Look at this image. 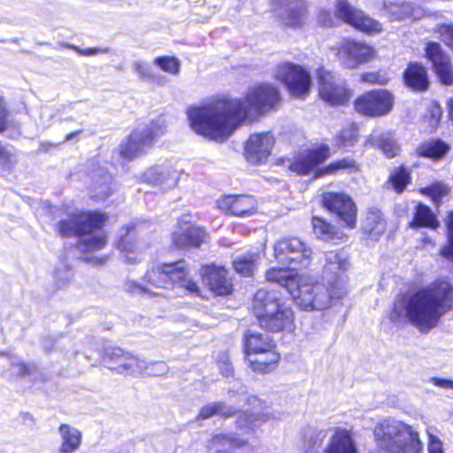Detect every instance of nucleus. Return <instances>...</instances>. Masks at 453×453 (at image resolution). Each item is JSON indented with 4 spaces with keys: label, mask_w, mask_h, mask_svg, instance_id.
Segmentation results:
<instances>
[{
    "label": "nucleus",
    "mask_w": 453,
    "mask_h": 453,
    "mask_svg": "<svg viewBox=\"0 0 453 453\" xmlns=\"http://www.w3.org/2000/svg\"><path fill=\"white\" fill-rule=\"evenodd\" d=\"M373 54L372 47L355 41L343 42L338 50L339 59L348 68H356L359 65L370 61Z\"/></svg>",
    "instance_id": "a211bd4d"
},
{
    "label": "nucleus",
    "mask_w": 453,
    "mask_h": 453,
    "mask_svg": "<svg viewBox=\"0 0 453 453\" xmlns=\"http://www.w3.org/2000/svg\"><path fill=\"white\" fill-rule=\"evenodd\" d=\"M326 453H357L351 434L346 429L337 428L331 437Z\"/></svg>",
    "instance_id": "c85d7f7f"
},
{
    "label": "nucleus",
    "mask_w": 453,
    "mask_h": 453,
    "mask_svg": "<svg viewBox=\"0 0 453 453\" xmlns=\"http://www.w3.org/2000/svg\"><path fill=\"white\" fill-rule=\"evenodd\" d=\"M12 157L13 156L0 143V165L8 166L12 163Z\"/></svg>",
    "instance_id": "e2e57ef3"
},
{
    "label": "nucleus",
    "mask_w": 453,
    "mask_h": 453,
    "mask_svg": "<svg viewBox=\"0 0 453 453\" xmlns=\"http://www.w3.org/2000/svg\"><path fill=\"white\" fill-rule=\"evenodd\" d=\"M252 308L261 327L270 332H292L295 328L293 310L273 292L259 289L255 294Z\"/></svg>",
    "instance_id": "423d86ee"
},
{
    "label": "nucleus",
    "mask_w": 453,
    "mask_h": 453,
    "mask_svg": "<svg viewBox=\"0 0 453 453\" xmlns=\"http://www.w3.org/2000/svg\"><path fill=\"white\" fill-rule=\"evenodd\" d=\"M299 275L296 272L286 268H271L265 273V278L270 282H275L284 287L291 296V290H295L298 282Z\"/></svg>",
    "instance_id": "7c9ffc66"
},
{
    "label": "nucleus",
    "mask_w": 453,
    "mask_h": 453,
    "mask_svg": "<svg viewBox=\"0 0 453 453\" xmlns=\"http://www.w3.org/2000/svg\"><path fill=\"white\" fill-rule=\"evenodd\" d=\"M336 12L339 19L361 31L373 33L381 30L380 23L356 10L345 0L337 1Z\"/></svg>",
    "instance_id": "f3484780"
},
{
    "label": "nucleus",
    "mask_w": 453,
    "mask_h": 453,
    "mask_svg": "<svg viewBox=\"0 0 453 453\" xmlns=\"http://www.w3.org/2000/svg\"><path fill=\"white\" fill-rule=\"evenodd\" d=\"M273 76L285 85L289 94L296 98L304 99L310 93L311 74L302 65L290 62L280 63L274 67Z\"/></svg>",
    "instance_id": "9b49d317"
},
{
    "label": "nucleus",
    "mask_w": 453,
    "mask_h": 453,
    "mask_svg": "<svg viewBox=\"0 0 453 453\" xmlns=\"http://www.w3.org/2000/svg\"><path fill=\"white\" fill-rule=\"evenodd\" d=\"M312 225L314 233L319 238L326 241H333L335 238H339L338 232L335 231L334 227L323 219L314 217L312 219Z\"/></svg>",
    "instance_id": "ea45409f"
},
{
    "label": "nucleus",
    "mask_w": 453,
    "mask_h": 453,
    "mask_svg": "<svg viewBox=\"0 0 453 453\" xmlns=\"http://www.w3.org/2000/svg\"><path fill=\"white\" fill-rule=\"evenodd\" d=\"M422 192L431 196L435 203H439L441 198L448 194L449 188L443 184L436 183L422 189Z\"/></svg>",
    "instance_id": "de8ad7c7"
},
{
    "label": "nucleus",
    "mask_w": 453,
    "mask_h": 453,
    "mask_svg": "<svg viewBox=\"0 0 453 453\" xmlns=\"http://www.w3.org/2000/svg\"><path fill=\"white\" fill-rule=\"evenodd\" d=\"M125 288L127 291L131 293L156 294V292L150 289L148 286H142L134 281H127L125 285Z\"/></svg>",
    "instance_id": "13d9d810"
},
{
    "label": "nucleus",
    "mask_w": 453,
    "mask_h": 453,
    "mask_svg": "<svg viewBox=\"0 0 453 453\" xmlns=\"http://www.w3.org/2000/svg\"><path fill=\"white\" fill-rule=\"evenodd\" d=\"M103 361L109 369L125 374L127 366L134 361V355L118 347H109L104 349Z\"/></svg>",
    "instance_id": "a878e982"
},
{
    "label": "nucleus",
    "mask_w": 453,
    "mask_h": 453,
    "mask_svg": "<svg viewBox=\"0 0 453 453\" xmlns=\"http://www.w3.org/2000/svg\"><path fill=\"white\" fill-rule=\"evenodd\" d=\"M385 11L392 19H401L404 17H411L413 19H419L425 16V12L421 8H414L408 3H395L388 1L384 3Z\"/></svg>",
    "instance_id": "473e14b6"
},
{
    "label": "nucleus",
    "mask_w": 453,
    "mask_h": 453,
    "mask_svg": "<svg viewBox=\"0 0 453 453\" xmlns=\"http://www.w3.org/2000/svg\"><path fill=\"white\" fill-rule=\"evenodd\" d=\"M244 347L247 362L255 372H268L280 359L272 337L266 334L249 330L244 336Z\"/></svg>",
    "instance_id": "0eeeda50"
},
{
    "label": "nucleus",
    "mask_w": 453,
    "mask_h": 453,
    "mask_svg": "<svg viewBox=\"0 0 453 453\" xmlns=\"http://www.w3.org/2000/svg\"><path fill=\"white\" fill-rule=\"evenodd\" d=\"M60 436V445L58 451L60 453H74L81 444V432L67 424H62L58 427Z\"/></svg>",
    "instance_id": "cd10ccee"
},
{
    "label": "nucleus",
    "mask_w": 453,
    "mask_h": 453,
    "mask_svg": "<svg viewBox=\"0 0 453 453\" xmlns=\"http://www.w3.org/2000/svg\"><path fill=\"white\" fill-rule=\"evenodd\" d=\"M365 229L368 232L376 231L377 233L384 229V224L381 222V217L379 213H370L367 216L365 226Z\"/></svg>",
    "instance_id": "09e8293b"
},
{
    "label": "nucleus",
    "mask_w": 453,
    "mask_h": 453,
    "mask_svg": "<svg viewBox=\"0 0 453 453\" xmlns=\"http://www.w3.org/2000/svg\"><path fill=\"white\" fill-rule=\"evenodd\" d=\"M388 181L397 193H401L410 182V174L403 166H400L391 172Z\"/></svg>",
    "instance_id": "a19ab883"
},
{
    "label": "nucleus",
    "mask_w": 453,
    "mask_h": 453,
    "mask_svg": "<svg viewBox=\"0 0 453 453\" xmlns=\"http://www.w3.org/2000/svg\"><path fill=\"white\" fill-rule=\"evenodd\" d=\"M217 402L210 403L203 406L196 417L197 420L207 419L212 416L217 415Z\"/></svg>",
    "instance_id": "6e6d98bb"
},
{
    "label": "nucleus",
    "mask_w": 453,
    "mask_h": 453,
    "mask_svg": "<svg viewBox=\"0 0 453 453\" xmlns=\"http://www.w3.org/2000/svg\"><path fill=\"white\" fill-rule=\"evenodd\" d=\"M365 146L381 150L384 155L388 158L395 157L400 150L391 133L380 131H373L366 137Z\"/></svg>",
    "instance_id": "bb28decb"
},
{
    "label": "nucleus",
    "mask_w": 453,
    "mask_h": 453,
    "mask_svg": "<svg viewBox=\"0 0 453 453\" xmlns=\"http://www.w3.org/2000/svg\"><path fill=\"white\" fill-rule=\"evenodd\" d=\"M145 280L154 287L167 288L169 285L179 284L188 292L200 295L196 282L190 280L186 272V263L178 261L158 266L148 272Z\"/></svg>",
    "instance_id": "1a4fd4ad"
},
{
    "label": "nucleus",
    "mask_w": 453,
    "mask_h": 453,
    "mask_svg": "<svg viewBox=\"0 0 453 453\" xmlns=\"http://www.w3.org/2000/svg\"><path fill=\"white\" fill-rule=\"evenodd\" d=\"M117 249L127 263H135L141 255L142 243L127 229L125 235L118 241Z\"/></svg>",
    "instance_id": "2f4dec72"
},
{
    "label": "nucleus",
    "mask_w": 453,
    "mask_h": 453,
    "mask_svg": "<svg viewBox=\"0 0 453 453\" xmlns=\"http://www.w3.org/2000/svg\"><path fill=\"white\" fill-rule=\"evenodd\" d=\"M157 365L161 367V371L165 370L164 363H149L143 359L139 358L136 356H134V361H132L129 366H127L126 375H138V374H148V375H156L157 372L154 371H149L150 366Z\"/></svg>",
    "instance_id": "58836bf2"
},
{
    "label": "nucleus",
    "mask_w": 453,
    "mask_h": 453,
    "mask_svg": "<svg viewBox=\"0 0 453 453\" xmlns=\"http://www.w3.org/2000/svg\"><path fill=\"white\" fill-rule=\"evenodd\" d=\"M57 110L50 106H42L38 116L35 118L36 124L45 129L50 127L55 120Z\"/></svg>",
    "instance_id": "37998d69"
},
{
    "label": "nucleus",
    "mask_w": 453,
    "mask_h": 453,
    "mask_svg": "<svg viewBox=\"0 0 453 453\" xmlns=\"http://www.w3.org/2000/svg\"><path fill=\"white\" fill-rule=\"evenodd\" d=\"M448 236H449V246L441 250V254L453 260V211L448 216Z\"/></svg>",
    "instance_id": "8fccbe9b"
},
{
    "label": "nucleus",
    "mask_w": 453,
    "mask_h": 453,
    "mask_svg": "<svg viewBox=\"0 0 453 453\" xmlns=\"http://www.w3.org/2000/svg\"><path fill=\"white\" fill-rule=\"evenodd\" d=\"M280 101L276 86L261 83L250 88L244 100H211L189 106L186 114L196 134L222 142L248 117L276 111Z\"/></svg>",
    "instance_id": "f257e3e1"
},
{
    "label": "nucleus",
    "mask_w": 453,
    "mask_h": 453,
    "mask_svg": "<svg viewBox=\"0 0 453 453\" xmlns=\"http://www.w3.org/2000/svg\"><path fill=\"white\" fill-rule=\"evenodd\" d=\"M202 278L210 289L217 295L225 296L232 291V283L227 271L222 266L206 265L202 268Z\"/></svg>",
    "instance_id": "aec40b11"
},
{
    "label": "nucleus",
    "mask_w": 453,
    "mask_h": 453,
    "mask_svg": "<svg viewBox=\"0 0 453 453\" xmlns=\"http://www.w3.org/2000/svg\"><path fill=\"white\" fill-rule=\"evenodd\" d=\"M217 205L222 211L239 217L251 215L257 209L256 200L249 196H227L219 199Z\"/></svg>",
    "instance_id": "5701e85b"
},
{
    "label": "nucleus",
    "mask_w": 453,
    "mask_h": 453,
    "mask_svg": "<svg viewBox=\"0 0 453 453\" xmlns=\"http://www.w3.org/2000/svg\"><path fill=\"white\" fill-rule=\"evenodd\" d=\"M319 93L321 99L331 105H342L349 101L352 92L345 81L325 68L318 70Z\"/></svg>",
    "instance_id": "f8f14e48"
},
{
    "label": "nucleus",
    "mask_w": 453,
    "mask_h": 453,
    "mask_svg": "<svg viewBox=\"0 0 453 453\" xmlns=\"http://www.w3.org/2000/svg\"><path fill=\"white\" fill-rule=\"evenodd\" d=\"M111 183V175L103 170L94 175L91 186L93 197L98 200L106 199L112 192Z\"/></svg>",
    "instance_id": "f704fd0d"
},
{
    "label": "nucleus",
    "mask_w": 453,
    "mask_h": 453,
    "mask_svg": "<svg viewBox=\"0 0 453 453\" xmlns=\"http://www.w3.org/2000/svg\"><path fill=\"white\" fill-rule=\"evenodd\" d=\"M375 448L371 453H421L418 433L410 425L395 418L378 422L373 428Z\"/></svg>",
    "instance_id": "20e7f679"
},
{
    "label": "nucleus",
    "mask_w": 453,
    "mask_h": 453,
    "mask_svg": "<svg viewBox=\"0 0 453 453\" xmlns=\"http://www.w3.org/2000/svg\"><path fill=\"white\" fill-rule=\"evenodd\" d=\"M311 250L300 239L283 238L274 245V257L281 264L306 268L311 264Z\"/></svg>",
    "instance_id": "ddd939ff"
},
{
    "label": "nucleus",
    "mask_w": 453,
    "mask_h": 453,
    "mask_svg": "<svg viewBox=\"0 0 453 453\" xmlns=\"http://www.w3.org/2000/svg\"><path fill=\"white\" fill-rule=\"evenodd\" d=\"M15 356L0 353V372L10 371V365H14Z\"/></svg>",
    "instance_id": "052dcab7"
},
{
    "label": "nucleus",
    "mask_w": 453,
    "mask_h": 453,
    "mask_svg": "<svg viewBox=\"0 0 453 453\" xmlns=\"http://www.w3.org/2000/svg\"><path fill=\"white\" fill-rule=\"evenodd\" d=\"M394 96L388 90L366 92L354 102V109L361 115L377 118L388 114L394 106Z\"/></svg>",
    "instance_id": "4468645a"
},
{
    "label": "nucleus",
    "mask_w": 453,
    "mask_h": 453,
    "mask_svg": "<svg viewBox=\"0 0 453 453\" xmlns=\"http://www.w3.org/2000/svg\"><path fill=\"white\" fill-rule=\"evenodd\" d=\"M217 415L227 418L234 413V410L231 405H228L223 402H217Z\"/></svg>",
    "instance_id": "680f3d73"
},
{
    "label": "nucleus",
    "mask_w": 453,
    "mask_h": 453,
    "mask_svg": "<svg viewBox=\"0 0 453 453\" xmlns=\"http://www.w3.org/2000/svg\"><path fill=\"white\" fill-rule=\"evenodd\" d=\"M249 403L254 406V409L241 413L236 423L239 428L253 430L259 426L261 423L267 421L270 416L262 411L263 403L258 398L250 397Z\"/></svg>",
    "instance_id": "393cba45"
},
{
    "label": "nucleus",
    "mask_w": 453,
    "mask_h": 453,
    "mask_svg": "<svg viewBox=\"0 0 453 453\" xmlns=\"http://www.w3.org/2000/svg\"><path fill=\"white\" fill-rule=\"evenodd\" d=\"M153 64L169 74L178 75L180 73V62L174 57H157L154 58Z\"/></svg>",
    "instance_id": "79ce46f5"
},
{
    "label": "nucleus",
    "mask_w": 453,
    "mask_h": 453,
    "mask_svg": "<svg viewBox=\"0 0 453 453\" xmlns=\"http://www.w3.org/2000/svg\"><path fill=\"white\" fill-rule=\"evenodd\" d=\"M348 292L344 279H337L327 283L314 282L305 275L299 277V282L291 290V296L296 304L304 311H324L331 307L334 300L342 299Z\"/></svg>",
    "instance_id": "39448f33"
},
{
    "label": "nucleus",
    "mask_w": 453,
    "mask_h": 453,
    "mask_svg": "<svg viewBox=\"0 0 453 453\" xmlns=\"http://www.w3.org/2000/svg\"><path fill=\"white\" fill-rule=\"evenodd\" d=\"M406 84L415 90H424L428 86L426 69L415 63L411 64L404 73Z\"/></svg>",
    "instance_id": "72a5a7b5"
},
{
    "label": "nucleus",
    "mask_w": 453,
    "mask_h": 453,
    "mask_svg": "<svg viewBox=\"0 0 453 453\" xmlns=\"http://www.w3.org/2000/svg\"><path fill=\"white\" fill-rule=\"evenodd\" d=\"M166 130L164 121L156 120L150 125L138 127L120 145V155L127 159H133L152 147L153 142L162 136Z\"/></svg>",
    "instance_id": "9d476101"
},
{
    "label": "nucleus",
    "mask_w": 453,
    "mask_h": 453,
    "mask_svg": "<svg viewBox=\"0 0 453 453\" xmlns=\"http://www.w3.org/2000/svg\"><path fill=\"white\" fill-rule=\"evenodd\" d=\"M329 157V148L327 146H320L314 150H306L294 160L290 165V169L298 174H310L317 173L318 165L324 162ZM340 170H349L350 172H357L358 165L351 158H343L339 161L328 165L325 169L321 170V173H316V176L323 174H333Z\"/></svg>",
    "instance_id": "6e6552de"
},
{
    "label": "nucleus",
    "mask_w": 453,
    "mask_h": 453,
    "mask_svg": "<svg viewBox=\"0 0 453 453\" xmlns=\"http://www.w3.org/2000/svg\"><path fill=\"white\" fill-rule=\"evenodd\" d=\"M101 52H106V50H102L100 48H87L85 50H80V54L84 56H92Z\"/></svg>",
    "instance_id": "774afa93"
},
{
    "label": "nucleus",
    "mask_w": 453,
    "mask_h": 453,
    "mask_svg": "<svg viewBox=\"0 0 453 453\" xmlns=\"http://www.w3.org/2000/svg\"><path fill=\"white\" fill-rule=\"evenodd\" d=\"M33 368V365L24 363L17 357H15L14 365H10V371L17 376L28 374Z\"/></svg>",
    "instance_id": "603ef678"
},
{
    "label": "nucleus",
    "mask_w": 453,
    "mask_h": 453,
    "mask_svg": "<svg viewBox=\"0 0 453 453\" xmlns=\"http://www.w3.org/2000/svg\"><path fill=\"white\" fill-rule=\"evenodd\" d=\"M58 218L54 230L61 237H79L78 249L82 252H92L103 249L106 236L98 232L107 219V216L98 211H83L67 206L56 208Z\"/></svg>",
    "instance_id": "7ed1b4c3"
},
{
    "label": "nucleus",
    "mask_w": 453,
    "mask_h": 453,
    "mask_svg": "<svg viewBox=\"0 0 453 453\" xmlns=\"http://www.w3.org/2000/svg\"><path fill=\"white\" fill-rule=\"evenodd\" d=\"M219 369H220L221 373L224 376H229L233 372L232 365L230 363H228L227 361L221 363L219 365Z\"/></svg>",
    "instance_id": "338daca9"
},
{
    "label": "nucleus",
    "mask_w": 453,
    "mask_h": 453,
    "mask_svg": "<svg viewBox=\"0 0 453 453\" xmlns=\"http://www.w3.org/2000/svg\"><path fill=\"white\" fill-rule=\"evenodd\" d=\"M212 443L214 445L230 444L234 447H242L247 444V441L236 438L233 434H219L213 437Z\"/></svg>",
    "instance_id": "a18cd8bd"
},
{
    "label": "nucleus",
    "mask_w": 453,
    "mask_h": 453,
    "mask_svg": "<svg viewBox=\"0 0 453 453\" xmlns=\"http://www.w3.org/2000/svg\"><path fill=\"white\" fill-rule=\"evenodd\" d=\"M446 45L453 49V24H442L436 29Z\"/></svg>",
    "instance_id": "3c124183"
},
{
    "label": "nucleus",
    "mask_w": 453,
    "mask_h": 453,
    "mask_svg": "<svg viewBox=\"0 0 453 453\" xmlns=\"http://www.w3.org/2000/svg\"><path fill=\"white\" fill-rule=\"evenodd\" d=\"M180 173L169 165H155L143 173V180L163 190L172 189L179 182Z\"/></svg>",
    "instance_id": "4be33fe9"
},
{
    "label": "nucleus",
    "mask_w": 453,
    "mask_h": 453,
    "mask_svg": "<svg viewBox=\"0 0 453 453\" xmlns=\"http://www.w3.org/2000/svg\"><path fill=\"white\" fill-rule=\"evenodd\" d=\"M55 276L62 282L67 281L70 277L71 273L70 271L65 268L64 271L60 272L58 269L56 270Z\"/></svg>",
    "instance_id": "69168bd1"
},
{
    "label": "nucleus",
    "mask_w": 453,
    "mask_h": 453,
    "mask_svg": "<svg viewBox=\"0 0 453 453\" xmlns=\"http://www.w3.org/2000/svg\"><path fill=\"white\" fill-rule=\"evenodd\" d=\"M388 78L380 73H365L361 75V81L371 84L384 85L388 82Z\"/></svg>",
    "instance_id": "864d4df0"
},
{
    "label": "nucleus",
    "mask_w": 453,
    "mask_h": 453,
    "mask_svg": "<svg viewBox=\"0 0 453 453\" xmlns=\"http://www.w3.org/2000/svg\"><path fill=\"white\" fill-rule=\"evenodd\" d=\"M410 225L412 228L426 226L435 229L439 226V222L428 206L419 203L416 207L413 220Z\"/></svg>",
    "instance_id": "c9c22d12"
},
{
    "label": "nucleus",
    "mask_w": 453,
    "mask_h": 453,
    "mask_svg": "<svg viewBox=\"0 0 453 453\" xmlns=\"http://www.w3.org/2000/svg\"><path fill=\"white\" fill-rule=\"evenodd\" d=\"M427 58L433 63L434 71L445 85L453 84L452 67L448 56L442 53L439 43L430 42L426 49Z\"/></svg>",
    "instance_id": "412c9836"
},
{
    "label": "nucleus",
    "mask_w": 453,
    "mask_h": 453,
    "mask_svg": "<svg viewBox=\"0 0 453 453\" xmlns=\"http://www.w3.org/2000/svg\"><path fill=\"white\" fill-rule=\"evenodd\" d=\"M276 12L282 23L291 27H299L305 23L307 8L303 0H273Z\"/></svg>",
    "instance_id": "6ab92c4d"
},
{
    "label": "nucleus",
    "mask_w": 453,
    "mask_h": 453,
    "mask_svg": "<svg viewBox=\"0 0 453 453\" xmlns=\"http://www.w3.org/2000/svg\"><path fill=\"white\" fill-rule=\"evenodd\" d=\"M449 150V146L441 140H431L422 143L418 153L421 157L438 159L442 157Z\"/></svg>",
    "instance_id": "e433bc0d"
},
{
    "label": "nucleus",
    "mask_w": 453,
    "mask_h": 453,
    "mask_svg": "<svg viewBox=\"0 0 453 453\" xmlns=\"http://www.w3.org/2000/svg\"><path fill=\"white\" fill-rule=\"evenodd\" d=\"M258 257L257 253H248L247 255L238 256L234 260V267L237 273L243 276H250L257 268Z\"/></svg>",
    "instance_id": "4c0bfd02"
},
{
    "label": "nucleus",
    "mask_w": 453,
    "mask_h": 453,
    "mask_svg": "<svg viewBox=\"0 0 453 453\" xmlns=\"http://www.w3.org/2000/svg\"><path fill=\"white\" fill-rule=\"evenodd\" d=\"M429 381L435 387L453 391V380L450 379L432 377Z\"/></svg>",
    "instance_id": "bf43d9fd"
},
{
    "label": "nucleus",
    "mask_w": 453,
    "mask_h": 453,
    "mask_svg": "<svg viewBox=\"0 0 453 453\" xmlns=\"http://www.w3.org/2000/svg\"><path fill=\"white\" fill-rule=\"evenodd\" d=\"M357 129L354 126L345 128L337 138L339 147H351L357 141Z\"/></svg>",
    "instance_id": "c03bdc74"
},
{
    "label": "nucleus",
    "mask_w": 453,
    "mask_h": 453,
    "mask_svg": "<svg viewBox=\"0 0 453 453\" xmlns=\"http://www.w3.org/2000/svg\"><path fill=\"white\" fill-rule=\"evenodd\" d=\"M206 238L205 230L194 225L180 226L179 230L173 235L175 245L181 249L199 247Z\"/></svg>",
    "instance_id": "b1692460"
},
{
    "label": "nucleus",
    "mask_w": 453,
    "mask_h": 453,
    "mask_svg": "<svg viewBox=\"0 0 453 453\" xmlns=\"http://www.w3.org/2000/svg\"><path fill=\"white\" fill-rule=\"evenodd\" d=\"M275 138L271 132L255 133L250 135L244 147V157L251 164L265 163L271 155Z\"/></svg>",
    "instance_id": "dca6fc26"
},
{
    "label": "nucleus",
    "mask_w": 453,
    "mask_h": 453,
    "mask_svg": "<svg viewBox=\"0 0 453 453\" xmlns=\"http://www.w3.org/2000/svg\"><path fill=\"white\" fill-rule=\"evenodd\" d=\"M10 111L7 108L5 99L0 95V132H3L9 124Z\"/></svg>",
    "instance_id": "5fc2aeb1"
},
{
    "label": "nucleus",
    "mask_w": 453,
    "mask_h": 453,
    "mask_svg": "<svg viewBox=\"0 0 453 453\" xmlns=\"http://www.w3.org/2000/svg\"><path fill=\"white\" fill-rule=\"evenodd\" d=\"M452 305L453 285L447 280L438 279L396 302L390 319L394 322L405 319L419 332L426 333L436 326Z\"/></svg>",
    "instance_id": "f03ea898"
},
{
    "label": "nucleus",
    "mask_w": 453,
    "mask_h": 453,
    "mask_svg": "<svg viewBox=\"0 0 453 453\" xmlns=\"http://www.w3.org/2000/svg\"><path fill=\"white\" fill-rule=\"evenodd\" d=\"M428 453H444L442 443L439 438L428 432Z\"/></svg>",
    "instance_id": "4d7b16f0"
},
{
    "label": "nucleus",
    "mask_w": 453,
    "mask_h": 453,
    "mask_svg": "<svg viewBox=\"0 0 453 453\" xmlns=\"http://www.w3.org/2000/svg\"><path fill=\"white\" fill-rule=\"evenodd\" d=\"M326 264L324 265L325 278L329 274H334L331 282H335L337 279H343L339 275V272L345 271L349 266L347 256L342 250H332L326 253Z\"/></svg>",
    "instance_id": "c756f323"
},
{
    "label": "nucleus",
    "mask_w": 453,
    "mask_h": 453,
    "mask_svg": "<svg viewBox=\"0 0 453 453\" xmlns=\"http://www.w3.org/2000/svg\"><path fill=\"white\" fill-rule=\"evenodd\" d=\"M132 67L135 73L139 76L142 80H153L154 76L152 73V71L150 69V66L149 64H147L143 60H134L132 63Z\"/></svg>",
    "instance_id": "49530a36"
},
{
    "label": "nucleus",
    "mask_w": 453,
    "mask_h": 453,
    "mask_svg": "<svg viewBox=\"0 0 453 453\" xmlns=\"http://www.w3.org/2000/svg\"><path fill=\"white\" fill-rule=\"evenodd\" d=\"M323 203L347 226L350 228L356 226L357 207L349 196L344 193L327 192L323 195Z\"/></svg>",
    "instance_id": "2eb2a0df"
},
{
    "label": "nucleus",
    "mask_w": 453,
    "mask_h": 453,
    "mask_svg": "<svg viewBox=\"0 0 453 453\" xmlns=\"http://www.w3.org/2000/svg\"><path fill=\"white\" fill-rule=\"evenodd\" d=\"M318 21L319 22V24L326 27L332 26L334 23L333 17L328 12L326 11H321L319 13Z\"/></svg>",
    "instance_id": "0e129e2a"
}]
</instances>
